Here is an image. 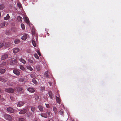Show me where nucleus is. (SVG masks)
I'll list each match as a JSON object with an SVG mask.
<instances>
[{"instance_id": "3", "label": "nucleus", "mask_w": 121, "mask_h": 121, "mask_svg": "<svg viewBox=\"0 0 121 121\" xmlns=\"http://www.w3.org/2000/svg\"><path fill=\"white\" fill-rule=\"evenodd\" d=\"M5 118L6 119L10 121L11 120H12V117L10 115L8 114H6L4 116Z\"/></svg>"}, {"instance_id": "13", "label": "nucleus", "mask_w": 121, "mask_h": 121, "mask_svg": "<svg viewBox=\"0 0 121 121\" xmlns=\"http://www.w3.org/2000/svg\"><path fill=\"white\" fill-rule=\"evenodd\" d=\"M27 36H28L27 35L25 34L21 37V39L22 40H25L27 38Z\"/></svg>"}, {"instance_id": "36", "label": "nucleus", "mask_w": 121, "mask_h": 121, "mask_svg": "<svg viewBox=\"0 0 121 121\" xmlns=\"http://www.w3.org/2000/svg\"><path fill=\"white\" fill-rule=\"evenodd\" d=\"M17 5L18 7L19 8H22V6L21 4L19 3H17Z\"/></svg>"}, {"instance_id": "2", "label": "nucleus", "mask_w": 121, "mask_h": 121, "mask_svg": "<svg viewBox=\"0 0 121 121\" xmlns=\"http://www.w3.org/2000/svg\"><path fill=\"white\" fill-rule=\"evenodd\" d=\"M5 91L6 92H7L9 93H13L14 91V90L13 89L11 88H9L8 89H5Z\"/></svg>"}, {"instance_id": "37", "label": "nucleus", "mask_w": 121, "mask_h": 121, "mask_svg": "<svg viewBox=\"0 0 121 121\" xmlns=\"http://www.w3.org/2000/svg\"><path fill=\"white\" fill-rule=\"evenodd\" d=\"M21 26L22 28V29L24 30L25 29V26L22 23L21 24Z\"/></svg>"}, {"instance_id": "33", "label": "nucleus", "mask_w": 121, "mask_h": 121, "mask_svg": "<svg viewBox=\"0 0 121 121\" xmlns=\"http://www.w3.org/2000/svg\"><path fill=\"white\" fill-rule=\"evenodd\" d=\"M34 97L35 100L36 101L39 98V96L37 95H35L34 96Z\"/></svg>"}, {"instance_id": "50", "label": "nucleus", "mask_w": 121, "mask_h": 121, "mask_svg": "<svg viewBox=\"0 0 121 121\" xmlns=\"http://www.w3.org/2000/svg\"><path fill=\"white\" fill-rule=\"evenodd\" d=\"M3 92V91L1 89H0V93H2Z\"/></svg>"}, {"instance_id": "15", "label": "nucleus", "mask_w": 121, "mask_h": 121, "mask_svg": "<svg viewBox=\"0 0 121 121\" xmlns=\"http://www.w3.org/2000/svg\"><path fill=\"white\" fill-rule=\"evenodd\" d=\"M6 70L5 69H0V73L1 74L4 73L5 72Z\"/></svg>"}, {"instance_id": "40", "label": "nucleus", "mask_w": 121, "mask_h": 121, "mask_svg": "<svg viewBox=\"0 0 121 121\" xmlns=\"http://www.w3.org/2000/svg\"><path fill=\"white\" fill-rule=\"evenodd\" d=\"M46 113L49 116L51 114L50 111L48 110H47V111Z\"/></svg>"}, {"instance_id": "27", "label": "nucleus", "mask_w": 121, "mask_h": 121, "mask_svg": "<svg viewBox=\"0 0 121 121\" xmlns=\"http://www.w3.org/2000/svg\"><path fill=\"white\" fill-rule=\"evenodd\" d=\"M20 40L19 39H15L14 41V42L15 44H17L19 43Z\"/></svg>"}, {"instance_id": "41", "label": "nucleus", "mask_w": 121, "mask_h": 121, "mask_svg": "<svg viewBox=\"0 0 121 121\" xmlns=\"http://www.w3.org/2000/svg\"><path fill=\"white\" fill-rule=\"evenodd\" d=\"M36 69L38 71H39L40 69L39 66L38 65L36 66Z\"/></svg>"}, {"instance_id": "9", "label": "nucleus", "mask_w": 121, "mask_h": 121, "mask_svg": "<svg viewBox=\"0 0 121 121\" xmlns=\"http://www.w3.org/2000/svg\"><path fill=\"white\" fill-rule=\"evenodd\" d=\"M7 110L11 113H13L14 110L11 107H9L7 109Z\"/></svg>"}, {"instance_id": "56", "label": "nucleus", "mask_w": 121, "mask_h": 121, "mask_svg": "<svg viewBox=\"0 0 121 121\" xmlns=\"http://www.w3.org/2000/svg\"><path fill=\"white\" fill-rule=\"evenodd\" d=\"M23 1H26V0H23Z\"/></svg>"}, {"instance_id": "19", "label": "nucleus", "mask_w": 121, "mask_h": 121, "mask_svg": "<svg viewBox=\"0 0 121 121\" xmlns=\"http://www.w3.org/2000/svg\"><path fill=\"white\" fill-rule=\"evenodd\" d=\"M10 18L9 14H7L6 16L5 17H4V19L5 20H7L9 19Z\"/></svg>"}, {"instance_id": "10", "label": "nucleus", "mask_w": 121, "mask_h": 121, "mask_svg": "<svg viewBox=\"0 0 121 121\" xmlns=\"http://www.w3.org/2000/svg\"><path fill=\"white\" fill-rule=\"evenodd\" d=\"M48 93L49 96L50 97V98L51 99H52L54 97V95L52 93L51 91H49L48 92Z\"/></svg>"}, {"instance_id": "8", "label": "nucleus", "mask_w": 121, "mask_h": 121, "mask_svg": "<svg viewBox=\"0 0 121 121\" xmlns=\"http://www.w3.org/2000/svg\"><path fill=\"white\" fill-rule=\"evenodd\" d=\"M24 104V102L21 101H20L18 102L17 105V107H20L23 106Z\"/></svg>"}, {"instance_id": "31", "label": "nucleus", "mask_w": 121, "mask_h": 121, "mask_svg": "<svg viewBox=\"0 0 121 121\" xmlns=\"http://www.w3.org/2000/svg\"><path fill=\"white\" fill-rule=\"evenodd\" d=\"M0 81L4 82L6 81V80L3 78L0 77Z\"/></svg>"}, {"instance_id": "45", "label": "nucleus", "mask_w": 121, "mask_h": 121, "mask_svg": "<svg viewBox=\"0 0 121 121\" xmlns=\"http://www.w3.org/2000/svg\"><path fill=\"white\" fill-rule=\"evenodd\" d=\"M19 121H25L24 119L23 118H21L19 119Z\"/></svg>"}, {"instance_id": "38", "label": "nucleus", "mask_w": 121, "mask_h": 121, "mask_svg": "<svg viewBox=\"0 0 121 121\" xmlns=\"http://www.w3.org/2000/svg\"><path fill=\"white\" fill-rule=\"evenodd\" d=\"M48 71H47L45 72L44 74L45 76L48 77V76L49 75L48 74Z\"/></svg>"}, {"instance_id": "4", "label": "nucleus", "mask_w": 121, "mask_h": 121, "mask_svg": "<svg viewBox=\"0 0 121 121\" xmlns=\"http://www.w3.org/2000/svg\"><path fill=\"white\" fill-rule=\"evenodd\" d=\"M8 54H5L1 56V59L2 60H4L5 59L8 58Z\"/></svg>"}, {"instance_id": "39", "label": "nucleus", "mask_w": 121, "mask_h": 121, "mask_svg": "<svg viewBox=\"0 0 121 121\" xmlns=\"http://www.w3.org/2000/svg\"><path fill=\"white\" fill-rule=\"evenodd\" d=\"M34 56L36 59H39V57L37 54H34Z\"/></svg>"}, {"instance_id": "22", "label": "nucleus", "mask_w": 121, "mask_h": 121, "mask_svg": "<svg viewBox=\"0 0 121 121\" xmlns=\"http://www.w3.org/2000/svg\"><path fill=\"white\" fill-rule=\"evenodd\" d=\"M6 65V62H3L0 65L1 67H3L5 66Z\"/></svg>"}, {"instance_id": "28", "label": "nucleus", "mask_w": 121, "mask_h": 121, "mask_svg": "<svg viewBox=\"0 0 121 121\" xmlns=\"http://www.w3.org/2000/svg\"><path fill=\"white\" fill-rule=\"evenodd\" d=\"M17 91H21L22 90V89L21 87H19L17 88Z\"/></svg>"}, {"instance_id": "7", "label": "nucleus", "mask_w": 121, "mask_h": 121, "mask_svg": "<svg viewBox=\"0 0 121 121\" xmlns=\"http://www.w3.org/2000/svg\"><path fill=\"white\" fill-rule=\"evenodd\" d=\"M13 72L14 73L17 75H19L20 74V72L18 70L16 69H14L13 70Z\"/></svg>"}, {"instance_id": "53", "label": "nucleus", "mask_w": 121, "mask_h": 121, "mask_svg": "<svg viewBox=\"0 0 121 121\" xmlns=\"http://www.w3.org/2000/svg\"><path fill=\"white\" fill-rule=\"evenodd\" d=\"M12 98H13V97H10V98L11 99L13 100V99H12Z\"/></svg>"}, {"instance_id": "34", "label": "nucleus", "mask_w": 121, "mask_h": 121, "mask_svg": "<svg viewBox=\"0 0 121 121\" xmlns=\"http://www.w3.org/2000/svg\"><path fill=\"white\" fill-rule=\"evenodd\" d=\"M19 81L22 82H23L24 80L23 78H20L19 79Z\"/></svg>"}, {"instance_id": "23", "label": "nucleus", "mask_w": 121, "mask_h": 121, "mask_svg": "<svg viewBox=\"0 0 121 121\" xmlns=\"http://www.w3.org/2000/svg\"><path fill=\"white\" fill-rule=\"evenodd\" d=\"M5 25V22H3L1 23L0 24V27L1 28L4 27Z\"/></svg>"}, {"instance_id": "46", "label": "nucleus", "mask_w": 121, "mask_h": 121, "mask_svg": "<svg viewBox=\"0 0 121 121\" xmlns=\"http://www.w3.org/2000/svg\"><path fill=\"white\" fill-rule=\"evenodd\" d=\"M29 61L30 63H33V61L31 60H29Z\"/></svg>"}, {"instance_id": "48", "label": "nucleus", "mask_w": 121, "mask_h": 121, "mask_svg": "<svg viewBox=\"0 0 121 121\" xmlns=\"http://www.w3.org/2000/svg\"><path fill=\"white\" fill-rule=\"evenodd\" d=\"M37 53L39 55V56H40L41 55V54L40 52H39V51H37Z\"/></svg>"}, {"instance_id": "12", "label": "nucleus", "mask_w": 121, "mask_h": 121, "mask_svg": "<svg viewBox=\"0 0 121 121\" xmlns=\"http://www.w3.org/2000/svg\"><path fill=\"white\" fill-rule=\"evenodd\" d=\"M59 97L56 96V99L57 103L59 104H60L61 102V100L60 98V96H59Z\"/></svg>"}, {"instance_id": "21", "label": "nucleus", "mask_w": 121, "mask_h": 121, "mask_svg": "<svg viewBox=\"0 0 121 121\" xmlns=\"http://www.w3.org/2000/svg\"><path fill=\"white\" fill-rule=\"evenodd\" d=\"M10 45V43H5V47L6 48L9 47Z\"/></svg>"}, {"instance_id": "51", "label": "nucleus", "mask_w": 121, "mask_h": 121, "mask_svg": "<svg viewBox=\"0 0 121 121\" xmlns=\"http://www.w3.org/2000/svg\"><path fill=\"white\" fill-rule=\"evenodd\" d=\"M49 84L50 85V86H51V85H52V83H51V82H49Z\"/></svg>"}, {"instance_id": "24", "label": "nucleus", "mask_w": 121, "mask_h": 121, "mask_svg": "<svg viewBox=\"0 0 121 121\" xmlns=\"http://www.w3.org/2000/svg\"><path fill=\"white\" fill-rule=\"evenodd\" d=\"M30 76L33 79H35V78L36 77V74L35 73L32 74H31Z\"/></svg>"}, {"instance_id": "25", "label": "nucleus", "mask_w": 121, "mask_h": 121, "mask_svg": "<svg viewBox=\"0 0 121 121\" xmlns=\"http://www.w3.org/2000/svg\"><path fill=\"white\" fill-rule=\"evenodd\" d=\"M32 42L33 45L34 47H35L36 46V43L33 39L32 40Z\"/></svg>"}, {"instance_id": "32", "label": "nucleus", "mask_w": 121, "mask_h": 121, "mask_svg": "<svg viewBox=\"0 0 121 121\" xmlns=\"http://www.w3.org/2000/svg\"><path fill=\"white\" fill-rule=\"evenodd\" d=\"M32 81L35 84H36L37 83V82L36 81V80L35 79H33L32 80Z\"/></svg>"}, {"instance_id": "14", "label": "nucleus", "mask_w": 121, "mask_h": 121, "mask_svg": "<svg viewBox=\"0 0 121 121\" xmlns=\"http://www.w3.org/2000/svg\"><path fill=\"white\" fill-rule=\"evenodd\" d=\"M41 116L42 117L47 118L48 117V116L47 114L45 113H42L40 114Z\"/></svg>"}, {"instance_id": "35", "label": "nucleus", "mask_w": 121, "mask_h": 121, "mask_svg": "<svg viewBox=\"0 0 121 121\" xmlns=\"http://www.w3.org/2000/svg\"><path fill=\"white\" fill-rule=\"evenodd\" d=\"M31 110L32 111L34 112L36 110V109L35 107H31Z\"/></svg>"}, {"instance_id": "47", "label": "nucleus", "mask_w": 121, "mask_h": 121, "mask_svg": "<svg viewBox=\"0 0 121 121\" xmlns=\"http://www.w3.org/2000/svg\"><path fill=\"white\" fill-rule=\"evenodd\" d=\"M45 89L44 87H41V90H44Z\"/></svg>"}, {"instance_id": "58", "label": "nucleus", "mask_w": 121, "mask_h": 121, "mask_svg": "<svg viewBox=\"0 0 121 121\" xmlns=\"http://www.w3.org/2000/svg\"><path fill=\"white\" fill-rule=\"evenodd\" d=\"M73 121H74V120H73Z\"/></svg>"}, {"instance_id": "5", "label": "nucleus", "mask_w": 121, "mask_h": 121, "mask_svg": "<svg viewBox=\"0 0 121 121\" xmlns=\"http://www.w3.org/2000/svg\"><path fill=\"white\" fill-rule=\"evenodd\" d=\"M27 111V110L26 109L22 110L19 112V113L20 114H24L26 113Z\"/></svg>"}, {"instance_id": "1", "label": "nucleus", "mask_w": 121, "mask_h": 121, "mask_svg": "<svg viewBox=\"0 0 121 121\" xmlns=\"http://www.w3.org/2000/svg\"><path fill=\"white\" fill-rule=\"evenodd\" d=\"M17 60L16 59H13L10 62V64L11 65H16L17 63Z\"/></svg>"}, {"instance_id": "18", "label": "nucleus", "mask_w": 121, "mask_h": 121, "mask_svg": "<svg viewBox=\"0 0 121 121\" xmlns=\"http://www.w3.org/2000/svg\"><path fill=\"white\" fill-rule=\"evenodd\" d=\"M20 62L23 64H25L26 62V60L23 59L21 58L19 59Z\"/></svg>"}, {"instance_id": "54", "label": "nucleus", "mask_w": 121, "mask_h": 121, "mask_svg": "<svg viewBox=\"0 0 121 121\" xmlns=\"http://www.w3.org/2000/svg\"><path fill=\"white\" fill-rule=\"evenodd\" d=\"M47 34L48 35V36H49V33H47Z\"/></svg>"}, {"instance_id": "55", "label": "nucleus", "mask_w": 121, "mask_h": 121, "mask_svg": "<svg viewBox=\"0 0 121 121\" xmlns=\"http://www.w3.org/2000/svg\"><path fill=\"white\" fill-rule=\"evenodd\" d=\"M1 13L0 12V17L1 16Z\"/></svg>"}, {"instance_id": "52", "label": "nucleus", "mask_w": 121, "mask_h": 121, "mask_svg": "<svg viewBox=\"0 0 121 121\" xmlns=\"http://www.w3.org/2000/svg\"><path fill=\"white\" fill-rule=\"evenodd\" d=\"M37 0H34V2H37Z\"/></svg>"}, {"instance_id": "29", "label": "nucleus", "mask_w": 121, "mask_h": 121, "mask_svg": "<svg viewBox=\"0 0 121 121\" xmlns=\"http://www.w3.org/2000/svg\"><path fill=\"white\" fill-rule=\"evenodd\" d=\"M27 68L29 70L32 71L33 70V68L30 66H28L27 67Z\"/></svg>"}, {"instance_id": "30", "label": "nucleus", "mask_w": 121, "mask_h": 121, "mask_svg": "<svg viewBox=\"0 0 121 121\" xmlns=\"http://www.w3.org/2000/svg\"><path fill=\"white\" fill-rule=\"evenodd\" d=\"M20 68L22 70H25V68L24 67L22 66L21 65L20 66Z\"/></svg>"}, {"instance_id": "20", "label": "nucleus", "mask_w": 121, "mask_h": 121, "mask_svg": "<svg viewBox=\"0 0 121 121\" xmlns=\"http://www.w3.org/2000/svg\"><path fill=\"white\" fill-rule=\"evenodd\" d=\"M53 111L54 112V113L55 114H56L57 113L58 111H57L56 108L55 107H53Z\"/></svg>"}, {"instance_id": "44", "label": "nucleus", "mask_w": 121, "mask_h": 121, "mask_svg": "<svg viewBox=\"0 0 121 121\" xmlns=\"http://www.w3.org/2000/svg\"><path fill=\"white\" fill-rule=\"evenodd\" d=\"M60 113L61 115H62L63 114V111L62 110H61L60 111Z\"/></svg>"}, {"instance_id": "26", "label": "nucleus", "mask_w": 121, "mask_h": 121, "mask_svg": "<svg viewBox=\"0 0 121 121\" xmlns=\"http://www.w3.org/2000/svg\"><path fill=\"white\" fill-rule=\"evenodd\" d=\"M4 8V4H2L0 5V10H3Z\"/></svg>"}, {"instance_id": "16", "label": "nucleus", "mask_w": 121, "mask_h": 121, "mask_svg": "<svg viewBox=\"0 0 121 121\" xmlns=\"http://www.w3.org/2000/svg\"><path fill=\"white\" fill-rule=\"evenodd\" d=\"M17 19L19 22H22V20L23 19V18L20 16H18L17 17Z\"/></svg>"}, {"instance_id": "42", "label": "nucleus", "mask_w": 121, "mask_h": 121, "mask_svg": "<svg viewBox=\"0 0 121 121\" xmlns=\"http://www.w3.org/2000/svg\"><path fill=\"white\" fill-rule=\"evenodd\" d=\"M47 108H49L50 107V106L48 104H45Z\"/></svg>"}, {"instance_id": "6", "label": "nucleus", "mask_w": 121, "mask_h": 121, "mask_svg": "<svg viewBox=\"0 0 121 121\" xmlns=\"http://www.w3.org/2000/svg\"><path fill=\"white\" fill-rule=\"evenodd\" d=\"M19 49L17 48H14L13 51V53H16L18 52L19 51Z\"/></svg>"}, {"instance_id": "49", "label": "nucleus", "mask_w": 121, "mask_h": 121, "mask_svg": "<svg viewBox=\"0 0 121 121\" xmlns=\"http://www.w3.org/2000/svg\"><path fill=\"white\" fill-rule=\"evenodd\" d=\"M26 22L27 23H28L29 22V20H26Z\"/></svg>"}, {"instance_id": "43", "label": "nucleus", "mask_w": 121, "mask_h": 121, "mask_svg": "<svg viewBox=\"0 0 121 121\" xmlns=\"http://www.w3.org/2000/svg\"><path fill=\"white\" fill-rule=\"evenodd\" d=\"M4 45V44L2 43H0V48L3 47Z\"/></svg>"}, {"instance_id": "57", "label": "nucleus", "mask_w": 121, "mask_h": 121, "mask_svg": "<svg viewBox=\"0 0 121 121\" xmlns=\"http://www.w3.org/2000/svg\"><path fill=\"white\" fill-rule=\"evenodd\" d=\"M1 95H0V98H1Z\"/></svg>"}, {"instance_id": "17", "label": "nucleus", "mask_w": 121, "mask_h": 121, "mask_svg": "<svg viewBox=\"0 0 121 121\" xmlns=\"http://www.w3.org/2000/svg\"><path fill=\"white\" fill-rule=\"evenodd\" d=\"M38 108L39 110L41 111H43V106L40 105H39L38 107Z\"/></svg>"}, {"instance_id": "11", "label": "nucleus", "mask_w": 121, "mask_h": 121, "mask_svg": "<svg viewBox=\"0 0 121 121\" xmlns=\"http://www.w3.org/2000/svg\"><path fill=\"white\" fill-rule=\"evenodd\" d=\"M28 91L30 92L33 93L35 91V90L34 89L32 88H29L28 89Z\"/></svg>"}]
</instances>
